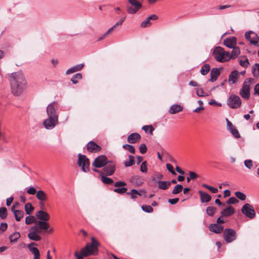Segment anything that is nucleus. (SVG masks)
Wrapping results in <instances>:
<instances>
[{"label": "nucleus", "mask_w": 259, "mask_h": 259, "mask_svg": "<svg viewBox=\"0 0 259 259\" xmlns=\"http://www.w3.org/2000/svg\"><path fill=\"white\" fill-rule=\"evenodd\" d=\"M124 165L126 167L133 165L135 164V158L132 155L129 156V160L124 161Z\"/></svg>", "instance_id": "4c0bfd02"}, {"label": "nucleus", "mask_w": 259, "mask_h": 259, "mask_svg": "<svg viewBox=\"0 0 259 259\" xmlns=\"http://www.w3.org/2000/svg\"><path fill=\"white\" fill-rule=\"evenodd\" d=\"M183 186L181 184L177 185L172 191L173 194H178L182 191Z\"/></svg>", "instance_id": "c03bdc74"}, {"label": "nucleus", "mask_w": 259, "mask_h": 259, "mask_svg": "<svg viewBox=\"0 0 259 259\" xmlns=\"http://www.w3.org/2000/svg\"><path fill=\"white\" fill-rule=\"evenodd\" d=\"M198 193L202 203H207L210 201L211 197L208 193L201 190L198 191Z\"/></svg>", "instance_id": "5701e85b"}, {"label": "nucleus", "mask_w": 259, "mask_h": 259, "mask_svg": "<svg viewBox=\"0 0 259 259\" xmlns=\"http://www.w3.org/2000/svg\"><path fill=\"white\" fill-rule=\"evenodd\" d=\"M58 123V118L48 117L43 122L45 128L47 130L53 129Z\"/></svg>", "instance_id": "f8f14e48"}, {"label": "nucleus", "mask_w": 259, "mask_h": 259, "mask_svg": "<svg viewBox=\"0 0 259 259\" xmlns=\"http://www.w3.org/2000/svg\"><path fill=\"white\" fill-rule=\"evenodd\" d=\"M244 165L247 168L251 169L253 167L252 161L250 159L245 160L244 161Z\"/></svg>", "instance_id": "4d7b16f0"}, {"label": "nucleus", "mask_w": 259, "mask_h": 259, "mask_svg": "<svg viewBox=\"0 0 259 259\" xmlns=\"http://www.w3.org/2000/svg\"><path fill=\"white\" fill-rule=\"evenodd\" d=\"M245 38L249 40L251 44L256 45L259 42L258 36L253 31H248L245 34Z\"/></svg>", "instance_id": "ddd939ff"}, {"label": "nucleus", "mask_w": 259, "mask_h": 259, "mask_svg": "<svg viewBox=\"0 0 259 259\" xmlns=\"http://www.w3.org/2000/svg\"><path fill=\"white\" fill-rule=\"evenodd\" d=\"M182 110V106L178 104H174L170 107L169 112L171 114H174L181 111Z\"/></svg>", "instance_id": "c85d7f7f"}, {"label": "nucleus", "mask_w": 259, "mask_h": 259, "mask_svg": "<svg viewBox=\"0 0 259 259\" xmlns=\"http://www.w3.org/2000/svg\"><path fill=\"white\" fill-rule=\"evenodd\" d=\"M126 185V183L121 181H117L114 184V186L115 187H124Z\"/></svg>", "instance_id": "680f3d73"}, {"label": "nucleus", "mask_w": 259, "mask_h": 259, "mask_svg": "<svg viewBox=\"0 0 259 259\" xmlns=\"http://www.w3.org/2000/svg\"><path fill=\"white\" fill-rule=\"evenodd\" d=\"M235 213L234 208L231 206H229L228 207L224 209L221 212V214L224 217H230L233 214Z\"/></svg>", "instance_id": "cd10ccee"}, {"label": "nucleus", "mask_w": 259, "mask_h": 259, "mask_svg": "<svg viewBox=\"0 0 259 259\" xmlns=\"http://www.w3.org/2000/svg\"><path fill=\"white\" fill-rule=\"evenodd\" d=\"M202 186L204 188H205L209 190V191H210L213 193H217L218 192V190L217 188L210 186L206 184H203Z\"/></svg>", "instance_id": "de8ad7c7"}, {"label": "nucleus", "mask_w": 259, "mask_h": 259, "mask_svg": "<svg viewBox=\"0 0 259 259\" xmlns=\"http://www.w3.org/2000/svg\"><path fill=\"white\" fill-rule=\"evenodd\" d=\"M147 148L145 144H142L140 145L139 147V151L141 154H145L147 152Z\"/></svg>", "instance_id": "13d9d810"}, {"label": "nucleus", "mask_w": 259, "mask_h": 259, "mask_svg": "<svg viewBox=\"0 0 259 259\" xmlns=\"http://www.w3.org/2000/svg\"><path fill=\"white\" fill-rule=\"evenodd\" d=\"M243 214L250 219H253L255 215V212L253 207L250 204L246 203L241 209Z\"/></svg>", "instance_id": "9d476101"}, {"label": "nucleus", "mask_w": 259, "mask_h": 259, "mask_svg": "<svg viewBox=\"0 0 259 259\" xmlns=\"http://www.w3.org/2000/svg\"><path fill=\"white\" fill-rule=\"evenodd\" d=\"M123 148L128 150L131 153H135V149L134 146L129 144H124L122 146Z\"/></svg>", "instance_id": "58836bf2"}, {"label": "nucleus", "mask_w": 259, "mask_h": 259, "mask_svg": "<svg viewBox=\"0 0 259 259\" xmlns=\"http://www.w3.org/2000/svg\"><path fill=\"white\" fill-rule=\"evenodd\" d=\"M126 194L130 195L131 198L134 200L136 199L139 195L138 191L136 189H132L130 192H127Z\"/></svg>", "instance_id": "c9c22d12"}, {"label": "nucleus", "mask_w": 259, "mask_h": 259, "mask_svg": "<svg viewBox=\"0 0 259 259\" xmlns=\"http://www.w3.org/2000/svg\"><path fill=\"white\" fill-rule=\"evenodd\" d=\"M157 183L158 188L162 190H166L170 186V182L169 181H158Z\"/></svg>", "instance_id": "c756f323"}, {"label": "nucleus", "mask_w": 259, "mask_h": 259, "mask_svg": "<svg viewBox=\"0 0 259 259\" xmlns=\"http://www.w3.org/2000/svg\"><path fill=\"white\" fill-rule=\"evenodd\" d=\"M81 74L77 73L72 76V78L71 79V81L72 82L73 84H76L78 83V80L81 79Z\"/></svg>", "instance_id": "e433bc0d"}, {"label": "nucleus", "mask_w": 259, "mask_h": 259, "mask_svg": "<svg viewBox=\"0 0 259 259\" xmlns=\"http://www.w3.org/2000/svg\"><path fill=\"white\" fill-rule=\"evenodd\" d=\"M196 94L199 97H205L207 96L208 95L206 93L202 88H199L196 89Z\"/></svg>", "instance_id": "3c124183"}, {"label": "nucleus", "mask_w": 259, "mask_h": 259, "mask_svg": "<svg viewBox=\"0 0 259 259\" xmlns=\"http://www.w3.org/2000/svg\"><path fill=\"white\" fill-rule=\"evenodd\" d=\"M34 223L35 225L30 228L31 230H36L37 228L43 230H47L49 227L48 222H40L36 220L33 216L29 215L25 218V224L29 225Z\"/></svg>", "instance_id": "20e7f679"}, {"label": "nucleus", "mask_w": 259, "mask_h": 259, "mask_svg": "<svg viewBox=\"0 0 259 259\" xmlns=\"http://www.w3.org/2000/svg\"><path fill=\"white\" fill-rule=\"evenodd\" d=\"M33 209L34 207L30 203H27L25 204V210L27 214H30Z\"/></svg>", "instance_id": "a19ab883"}, {"label": "nucleus", "mask_w": 259, "mask_h": 259, "mask_svg": "<svg viewBox=\"0 0 259 259\" xmlns=\"http://www.w3.org/2000/svg\"><path fill=\"white\" fill-rule=\"evenodd\" d=\"M115 170V165L111 162L109 161L107 165L103 168V171L104 174L107 176L112 175Z\"/></svg>", "instance_id": "2eb2a0df"}, {"label": "nucleus", "mask_w": 259, "mask_h": 259, "mask_svg": "<svg viewBox=\"0 0 259 259\" xmlns=\"http://www.w3.org/2000/svg\"><path fill=\"white\" fill-rule=\"evenodd\" d=\"M220 74V70L217 68H213L210 71V76L218 78Z\"/></svg>", "instance_id": "37998d69"}, {"label": "nucleus", "mask_w": 259, "mask_h": 259, "mask_svg": "<svg viewBox=\"0 0 259 259\" xmlns=\"http://www.w3.org/2000/svg\"><path fill=\"white\" fill-rule=\"evenodd\" d=\"M213 55L215 60L219 62H225L231 59L230 52L225 51L221 47L215 48L213 52Z\"/></svg>", "instance_id": "7ed1b4c3"}, {"label": "nucleus", "mask_w": 259, "mask_h": 259, "mask_svg": "<svg viewBox=\"0 0 259 259\" xmlns=\"http://www.w3.org/2000/svg\"><path fill=\"white\" fill-rule=\"evenodd\" d=\"M84 66V64H80L75 65L69 69H67L66 71V74L69 75L75 72L81 70Z\"/></svg>", "instance_id": "bb28decb"}, {"label": "nucleus", "mask_w": 259, "mask_h": 259, "mask_svg": "<svg viewBox=\"0 0 259 259\" xmlns=\"http://www.w3.org/2000/svg\"><path fill=\"white\" fill-rule=\"evenodd\" d=\"M35 244L32 242L27 245V247L31 253L34 255L33 259H40V252L37 248L35 247H32V245H35Z\"/></svg>", "instance_id": "aec40b11"}, {"label": "nucleus", "mask_w": 259, "mask_h": 259, "mask_svg": "<svg viewBox=\"0 0 259 259\" xmlns=\"http://www.w3.org/2000/svg\"><path fill=\"white\" fill-rule=\"evenodd\" d=\"M217 209L215 207L213 206H208L206 208V213L209 216H213V215L214 214Z\"/></svg>", "instance_id": "79ce46f5"}, {"label": "nucleus", "mask_w": 259, "mask_h": 259, "mask_svg": "<svg viewBox=\"0 0 259 259\" xmlns=\"http://www.w3.org/2000/svg\"><path fill=\"white\" fill-rule=\"evenodd\" d=\"M239 77V72L237 70L232 71L229 76V82L230 84L235 83Z\"/></svg>", "instance_id": "393cba45"}, {"label": "nucleus", "mask_w": 259, "mask_h": 259, "mask_svg": "<svg viewBox=\"0 0 259 259\" xmlns=\"http://www.w3.org/2000/svg\"><path fill=\"white\" fill-rule=\"evenodd\" d=\"M27 192L29 194L34 195L36 193V191L34 187H31L27 190Z\"/></svg>", "instance_id": "69168bd1"}, {"label": "nucleus", "mask_w": 259, "mask_h": 259, "mask_svg": "<svg viewBox=\"0 0 259 259\" xmlns=\"http://www.w3.org/2000/svg\"><path fill=\"white\" fill-rule=\"evenodd\" d=\"M179 200L178 198H175L173 199H169L168 202L171 204H176Z\"/></svg>", "instance_id": "774afa93"}, {"label": "nucleus", "mask_w": 259, "mask_h": 259, "mask_svg": "<svg viewBox=\"0 0 259 259\" xmlns=\"http://www.w3.org/2000/svg\"><path fill=\"white\" fill-rule=\"evenodd\" d=\"M12 93L16 96L21 95L27 87L26 80L21 72H14L9 75Z\"/></svg>", "instance_id": "f257e3e1"}, {"label": "nucleus", "mask_w": 259, "mask_h": 259, "mask_svg": "<svg viewBox=\"0 0 259 259\" xmlns=\"http://www.w3.org/2000/svg\"><path fill=\"white\" fill-rule=\"evenodd\" d=\"M252 73L254 77H257L259 76V64L255 63L252 67Z\"/></svg>", "instance_id": "f704fd0d"}, {"label": "nucleus", "mask_w": 259, "mask_h": 259, "mask_svg": "<svg viewBox=\"0 0 259 259\" xmlns=\"http://www.w3.org/2000/svg\"><path fill=\"white\" fill-rule=\"evenodd\" d=\"M91 240L92 243H88L85 247L81 250L80 253L77 251L75 252L74 255L77 259H82L84 256H88L91 254L95 255L98 253L99 242L94 237H92Z\"/></svg>", "instance_id": "f03ea898"}, {"label": "nucleus", "mask_w": 259, "mask_h": 259, "mask_svg": "<svg viewBox=\"0 0 259 259\" xmlns=\"http://www.w3.org/2000/svg\"><path fill=\"white\" fill-rule=\"evenodd\" d=\"M140 170L143 172H146L147 171V168L146 165V161H144L141 165Z\"/></svg>", "instance_id": "e2e57ef3"}, {"label": "nucleus", "mask_w": 259, "mask_h": 259, "mask_svg": "<svg viewBox=\"0 0 259 259\" xmlns=\"http://www.w3.org/2000/svg\"><path fill=\"white\" fill-rule=\"evenodd\" d=\"M57 107L55 102L49 104L47 108V114L48 117L58 118V114L56 112Z\"/></svg>", "instance_id": "4468645a"}, {"label": "nucleus", "mask_w": 259, "mask_h": 259, "mask_svg": "<svg viewBox=\"0 0 259 259\" xmlns=\"http://www.w3.org/2000/svg\"><path fill=\"white\" fill-rule=\"evenodd\" d=\"M8 228V225L6 223H2L0 226V231L4 232L7 230Z\"/></svg>", "instance_id": "338daca9"}, {"label": "nucleus", "mask_w": 259, "mask_h": 259, "mask_svg": "<svg viewBox=\"0 0 259 259\" xmlns=\"http://www.w3.org/2000/svg\"><path fill=\"white\" fill-rule=\"evenodd\" d=\"M210 67L209 65L208 64H205L202 66L200 70V72L202 75H205L208 73V72L210 70Z\"/></svg>", "instance_id": "72a5a7b5"}, {"label": "nucleus", "mask_w": 259, "mask_h": 259, "mask_svg": "<svg viewBox=\"0 0 259 259\" xmlns=\"http://www.w3.org/2000/svg\"><path fill=\"white\" fill-rule=\"evenodd\" d=\"M36 197L41 201H45L47 198L46 194L42 190H39L36 192Z\"/></svg>", "instance_id": "7c9ffc66"}, {"label": "nucleus", "mask_w": 259, "mask_h": 259, "mask_svg": "<svg viewBox=\"0 0 259 259\" xmlns=\"http://www.w3.org/2000/svg\"><path fill=\"white\" fill-rule=\"evenodd\" d=\"M158 18V16L156 15L153 14L149 16L145 20L142 22L141 24V27L145 28L149 26L151 23V20H155Z\"/></svg>", "instance_id": "4be33fe9"}, {"label": "nucleus", "mask_w": 259, "mask_h": 259, "mask_svg": "<svg viewBox=\"0 0 259 259\" xmlns=\"http://www.w3.org/2000/svg\"><path fill=\"white\" fill-rule=\"evenodd\" d=\"M237 39L234 36L229 37L224 39V44L230 49L234 48L236 45Z\"/></svg>", "instance_id": "a211bd4d"}, {"label": "nucleus", "mask_w": 259, "mask_h": 259, "mask_svg": "<svg viewBox=\"0 0 259 259\" xmlns=\"http://www.w3.org/2000/svg\"><path fill=\"white\" fill-rule=\"evenodd\" d=\"M224 239L227 243H231L236 239V232L232 229H226L224 231Z\"/></svg>", "instance_id": "6e6552de"}, {"label": "nucleus", "mask_w": 259, "mask_h": 259, "mask_svg": "<svg viewBox=\"0 0 259 259\" xmlns=\"http://www.w3.org/2000/svg\"><path fill=\"white\" fill-rule=\"evenodd\" d=\"M141 207L142 210L146 212L150 213L153 211V208L150 205H143Z\"/></svg>", "instance_id": "8fccbe9b"}, {"label": "nucleus", "mask_w": 259, "mask_h": 259, "mask_svg": "<svg viewBox=\"0 0 259 259\" xmlns=\"http://www.w3.org/2000/svg\"><path fill=\"white\" fill-rule=\"evenodd\" d=\"M108 163L109 161L107 160V157L105 155H102L95 159L92 165L95 167L100 168L105 166Z\"/></svg>", "instance_id": "9b49d317"}, {"label": "nucleus", "mask_w": 259, "mask_h": 259, "mask_svg": "<svg viewBox=\"0 0 259 259\" xmlns=\"http://www.w3.org/2000/svg\"><path fill=\"white\" fill-rule=\"evenodd\" d=\"M230 132L235 138L238 139L240 138V135L239 133V132L236 128L232 129L231 131H230Z\"/></svg>", "instance_id": "5fc2aeb1"}, {"label": "nucleus", "mask_w": 259, "mask_h": 259, "mask_svg": "<svg viewBox=\"0 0 259 259\" xmlns=\"http://www.w3.org/2000/svg\"><path fill=\"white\" fill-rule=\"evenodd\" d=\"M35 215L40 222H48L50 219L49 214L44 210H39L36 212Z\"/></svg>", "instance_id": "dca6fc26"}, {"label": "nucleus", "mask_w": 259, "mask_h": 259, "mask_svg": "<svg viewBox=\"0 0 259 259\" xmlns=\"http://www.w3.org/2000/svg\"><path fill=\"white\" fill-rule=\"evenodd\" d=\"M227 104L231 108L236 109L241 106V100L239 96L231 95L227 99Z\"/></svg>", "instance_id": "0eeeda50"}, {"label": "nucleus", "mask_w": 259, "mask_h": 259, "mask_svg": "<svg viewBox=\"0 0 259 259\" xmlns=\"http://www.w3.org/2000/svg\"><path fill=\"white\" fill-rule=\"evenodd\" d=\"M127 189L125 187L118 188L114 189V192L118 194H124L126 192Z\"/></svg>", "instance_id": "864d4df0"}, {"label": "nucleus", "mask_w": 259, "mask_h": 259, "mask_svg": "<svg viewBox=\"0 0 259 259\" xmlns=\"http://www.w3.org/2000/svg\"><path fill=\"white\" fill-rule=\"evenodd\" d=\"M43 230L42 229H40L38 228H37L36 230H32L33 231L29 232L28 234V237L32 240L37 241H39L41 239V237L39 235L37 234L38 233H41V231Z\"/></svg>", "instance_id": "f3484780"}, {"label": "nucleus", "mask_w": 259, "mask_h": 259, "mask_svg": "<svg viewBox=\"0 0 259 259\" xmlns=\"http://www.w3.org/2000/svg\"><path fill=\"white\" fill-rule=\"evenodd\" d=\"M238 200L234 197H230L226 202L227 204H235L238 202Z\"/></svg>", "instance_id": "bf43d9fd"}, {"label": "nucleus", "mask_w": 259, "mask_h": 259, "mask_svg": "<svg viewBox=\"0 0 259 259\" xmlns=\"http://www.w3.org/2000/svg\"><path fill=\"white\" fill-rule=\"evenodd\" d=\"M113 26L109 28L106 33H105L101 37H100L98 38L97 41H100L105 38L108 35H109L114 29Z\"/></svg>", "instance_id": "09e8293b"}, {"label": "nucleus", "mask_w": 259, "mask_h": 259, "mask_svg": "<svg viewBox=\"0 0 259 259\" xmlns=\"http://www.w3.org/2000/svg\"><path fill=\"white\" fill-rule=\"evenodd\" d=\"M223 227L218 224H211L209 226V230L217 234L220 233L223 230Z\"/></svg>", "instance_id": "b1692460"}, {"label": "nucleus", "mask_w": 259, "mask_h": 259, "mask_svg": "<svg viewBox=\"0 0 259 259\" xmlns=\"http://www.w3.org/2000/svg\"><path fill=\"white\" fill-rule=\"evenodd\" d=\"M87 149L91 152H97L101 150V147L93 141H90L87 145Z\"/></svg>", "instance_id": "412c9836"}, {"label": "nucleus", "mask_w": 259, "mask_h": 259, "mask_svg": "<svg viewBox=\"0 0 259 259\" xmlns=\"http://www.w3.org/2000/svg\"><path fill=\"white\" fill-rule=\"evenodd\" d=\"M101 181L105 184H111L113 183V181L112 179L104 176H101Z\"/></svg>", "instance_id": "ea45409f"}, {"label": "nucleus", "mask_w": 259, "mask_h": 259, "mask_svg": "<svg viewBox=\"0 0 259 259\" xmlns=\"http://www.w3.org/2000/svg\"><path fill=\"white\" fill-rule=\"evenodd\" d=\"M243 58H244V60H240L239 64L242 67L247 68L249 64V61L246 56H244Z\"/></svg>", "instance_id": "a18cd8bd"}, {"label": "nucleus", "mask_w": 259, "mask_h": 259, "mask_svg": "<svg viewBox=\"0 0 259 259\" xmlns=\"http://www.w3.org/2000/svg\"><path fill=\"white\" fill-rule=\"evenodd\" d=\"M141 139V136L136 133H132L127 137V141L129 143L134 144Z\"/></svg>", "instance_id": "a878e982"}, {"label": "nucleus", "mask_w": 259, "mask_h": 259, "mask_svg": "<svg viewBox=\"0 0 259 259\" xmlns=\"http://www.w3.org/2000/svg\"><path fill=\"white\" fill-rule=\"evenodd\" d=\"M142 129L145 132H147L148 131H149L150 134H152V132L154 130V128H153L152 125H144L142 127Z\"/></svg>", "instance_id": "6e6d98bb"}, {"label": "nucleus", "mask_w": 259, "mask_h": 259, "mask_svg": "<svg viewBox=\"0 0 259 259\" xmlns=\"http://www.w3.org/2000/svg\"><path fill=\"white\" fill-rule=\"evenodd\" d=\"M7 215V210L6 207H1L0 208V217L2 219H5Z\"/></svg>", "instance_id": "49530a36"}, {"label": "nucleus", "mask_w": 259, "mask_h": 259, "mask_svg": "<svg viewBox=\"0 0 259 259\" xmlns=\"http://www.w3.org/2000/svg\"><path fill=\"white\" fill-rule=\"evenodd\" d=\"M253 82V78H249L246 79L240 91V95L245 100H248L250 97V85Z\"/></svg>", "instance_id": "39448f33"}, {"label": "nucleus", "mask_w": 259, "mask_h": 259, "mask_svg": "<svg viewBox=\"0 0 259 259\" xmlns=\"http://www.w3.org/2000/svg\"><path fill=\"white\" fill-rule=\"evenodd\" d=\"M128 3L134 7L127 6V12L130 14H134L137 13L142 7V5L137 0H128Z\"/></svg>", "instance_id": "1a4fd4ad"}, {"label": "nucleus", "mask_w": 259, "mask_h": 259, "mask_svg": "<svg viewBox=\"0 0 259 259\" xmlns=\"http://www.w3.org/2000/svg\"><path fill=\"white\" fill-rule=\"evenodd\" d=\"M20 237V233L16 232L9 236V239L11 242H16Z\"/></svg>", "instance_id": "473e14b6"}, {"label": "nucleus", "mask_w": 259, "mask_h": 259, "mask_svg": "<svg viewBox=\"0 0 259 259\" xmlns=\"http://www.w3.org/2000/svg\"><path fill=\"white\" fill-rule=\"evenodd\" d=\"M166 167L167 169L170 172H171V174H172L174 175H176V172L174 170V167H173V166H172V165L171 164H170L169 163H167L166 165Z\"/></svg>", "instance_id": "052dcab7"}, {"label": "nucleus", "mask_w": 259, "mask_h": 259, "mask_svg": "<svg viewBox=\"0 0 259 259\" xmlns=\"http://www.w3.org/2000/svg\"><path fill=\"white\" fill-rule=\"evenodd\" d=\"M235 194V196L241 200L243 201V200H245V199H246V195H245V194L241 192H240V191L236 192Z\"/></svg>", "instance_id": "603ef678"}, {"label": "nucleus", "mask_w": 259, "mask_h": 259, "mask_svg": "<svg viewBox=\"0 0 259 259\" xmlns=\"http://www.w3.org/2000/svg\"><path fill=\"white\" fill-rule=\"evenodd\" d=\"M78 165L81 167V169L84 172L90 171V161L89 159L85 156L80 153L78 154Z\"/></svg>", "instance_id": "423d86ee"}, {"label": "nucleus", "mask_w": 259, "mask_h": 259, "mask_svg": "<svg viewBox=\"0 0 259 259\" xmlns=\"http://www.w3.org/2000/svg\"><path fill=\"white\" fill-rule=\"evenodd\" d=\"M19 204L18 203L14 204L11 208V210L14 214L16 220L17 222L20 221L24 216V212L22 210H16V205Z\"/></svg>", "instance_id": "6ab92c4d"}, {"label": "nucleus", "mask_w": 259, "mask_h": 259, "mask_svg": "<svg viewBox=\"0 0 259 259\" xmlns=\"http://www.w3.org/2000/svg\"><path fill=\"white\" fill-rule=\"evenodd\" d=\"M125 19V17H121L120 20L116 22L114 25L113 27L115 28L117 26L121 25Z\"/></svg>", "instance_id": "0e129e2a"}, {"label": "nucleus", "mask_w": 259, "mask_h": 259, "mask_svg": "<svg viewBox=\"0 0 259 259\" xmlns=\"http://www.w3.org/2000/svg\"><path fill=\"white\" fill-rule=\"evenodd\" d=\"M232 49L233 50L232 51V53H230V57H231V59L236 58L240 54V50L239 47L235 46Z\"/></svg>", "instance_id": "2f4dec72"}]
</instances>
